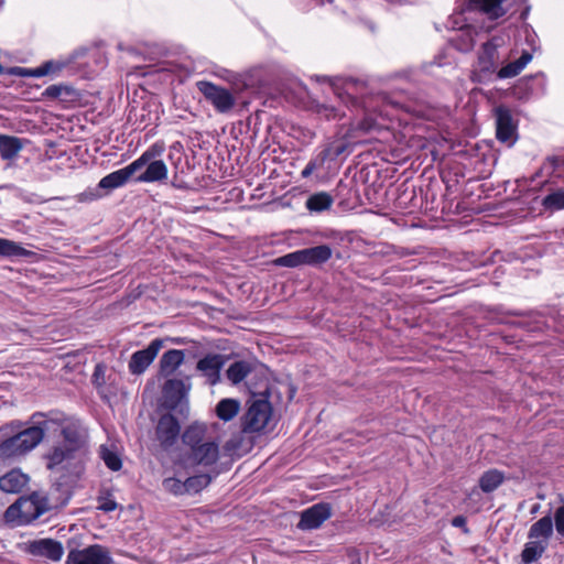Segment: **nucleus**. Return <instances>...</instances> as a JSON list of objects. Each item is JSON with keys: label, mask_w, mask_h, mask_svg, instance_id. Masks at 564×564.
<instances>
[{"label": "nucleus", "mask_w": 564, "mask_h": 564, "mask_svg": "<svg viewBox=\"0 0 564 564\" xmlns=\"http://www.w3.org/2000/svg\"><path fill=\"white\" fill-rule=\"evenodd\" d=\"M182 441L187 448L186 459L189 464L209 467L218 462L220 456L219 443L207 436L205 424H191L184 431Z\"/></svg>", "instance_id": "f257e3e1"}, {"label": "nucleus", "mask_w": 564, "mask_h": 564, "mask_svg": "<svg viewBox=\"0 0 564 564\" xmlns=\"http://www.w3.org/2000/svg\"><path fill=\"white\" fill-rule=\"evenodd\" d=\"M165 151L163 142L150 145L137 160L131 162L137 183H164L169 176L167 165L160 158Z\"/></svg>", "instance_id": "f03ea898"}, {"label": "nucleus", "mask_w": 564, "mask_h": 564, "mask_svg": "<svg viewBox=\"0 0 564 564\" xmlns=\"http://www.w3.org/2000/svg\"><path fill=\"white\" fill-rule=\"evenodd\" d=\"M33 447H35V426H30L0 443V460L23 456Z\"/></svg>", "instance_id": "7ed1b4c3"}, {"label": "nucleus", "mask_w": 564, "mask_h": 564, "mask_svg": "<svg viewBox=\"0 0 564 564\" xmlns=\"http://www.w3.org/2000/svg\"><path fill=\"white\" fill-rule=\"evenodd\" d=\"M272 414V406L268 400L258 399L250 402L246 413L241 417V430L245 433H258L262 431Z\"/></svg>", "instance_id": "20e7f679"}, {"label": "nucleus", "mask_w": 564, "mask_h": 564, "mask_svg": "<svg viewBox=\"0 0 564 564\" xmlns=\"http://www.w3.org/2000/svg\"><path fill=\"white\" fill-rule=\"evenodd\" d=\"M4 519L13 525H25L35 519V492L20 497L4 512Z\"/></svg>", "instance_id": "39448f33"}, {"label": "nucleus", "mask_w": 564, "mask_h": 564, "mask_svg": "<svg viewBox=\"0 0 564 564\" xmlns=\"http://www.w3.org/2000/svg\"><path fill=\"white\" fill-rule=\"evenodd\" d=\"M196 86L218 112L226 113L234 108L236 100L228 89L206 80L197 82Z\"/></svg>", "instance_id": "423d86ee"}, {"label": "nucleus", "mask_w": 564, "mask_h": 564, "mask_svg": "<svg viewBox=\"0 0 564 564\" xmlns=\"http://www.w3.org/2000/svg\"><path fill=\"white\" fill-rule=\"evenodd\" d=\"M180 433L181 425L174 415L166 413L160 416L155 426V438L164 451H169L176 444Z\"/></svg>", "instance_id": "0eeeda50"}, {"label": "nucleus", "mask_w": 564, "mask_h": 564, "mask_svg": "<svg viewBox=\"0 0 564 564\" xmlns=\"http://www.w3.org/2000/svg\"><path fill=\"white\" fill-rule=\"evenodd\" d=\"M66 419L61 412L37 413V445L61 436Z\"/></svg>", "instance_id": "6e6552de"}, {"label": "nucleus", "mask_w": 564, "mask_h": 564, "mask_svg": "<svg viewBox=\"0 0 564 564\" xmlns=\"http://www.w3.org/2000/svg\"><path fill=\"white\" fill-rule=\"evenodd\" d=\"M109 551L99 544L89 545L83 550H72L66 564H111Z\"/></svg>", "instance_id": "1a4fd4ad"}, {"label": "nucleus", "mask_w": 564, "mask_h": 564, "mask_svg": "<svg viewBox=\"0 0 564 564\" xmlns=\"http://www.w3.org/2000/svg\"><path fill=\"white\" fill-rule=\"evenodd\" d=\"M64 438V446L70 448L82 458L87 453V435L86 431L77 423L65 421L61 434Z\"/></svg>", "instance_id": "9d476101"}, {"label": "nucleus", "mask_w": 564, "mask_h": 564, "mask_svg": "<svg viewBox=\"0 0 564 564\" xmlns=\"http://www.w3.org/2000/svg\"><path fill=\"white\" fill-rule=\"evenodd\" d=\"M162 347L163 340L156 338L145 349L135 351L129 362L130 372L133 375L142 373L152 364Z\"/></svg>", "instance_id": "9b49d317"}, {"label": "nucleus", "mask_w": 564, "mask_h": 564, "mask_svg": "<svg viewBox=\"0 0 564 564\" xmlns=\"http://www.w3.org/2000/svg\"><path fill=\"white\" fill-rule=\"evenodd\" d=\"M332 509L328 503H316L301 513V520L297 528L301 530H314L319 528L323 522L329 519Z\"/></svg>", "instance_id": "f8f14e48"}, {"label": "nucleus", "mask_w": 564, "mask_h": 564, "mask_svg": "<svg viewBox=\"0 0 564 564\" xmlns=\"http://www.w3.org/2000/svg\"><path fill=\"white\" fill-rule=\"evenodd\" d=\"M225 365V357L220 354H209L202 358L196 368L207 378L210 386H215L220 380V370Z\"/></svg>", "instance_id": "ddd939ff"}, {"label": "nucleus", "mask_w": 564, "mask_h": 564, "mask_svg": "<svg viewBox=\"0 0 564 564\" xmlns=\"http://www.w3.org/2000/svg\"><path fill=\"white\" fill-rule=\"evenodd\" d=\"M496 115V135L501 142L512 141L516 133V126L509 109L498 107L495 109Z\"/></svg>", "instance_id": "4468645a"}, {"label": "nucleus", "mask_w": 564, "mask_h": 564, "mask_svg": "<svg viewBox=\"0 0 564 564\" xmlns=\"http://www.w3.org/2000/svg\"><path fill=\"white\" fill-rule=\"evenodd\" d=\"M43 459L46 463V468L54 470L64 467L73 459H82V457L64 445H56L43 455Z\"/></svg>", "instance_id": "2eb2a0df"}, {"label": "nucleus", "mask_w": 564, "mask_h": 564, "mask_svg": "<svg viewBox=\"0 0 564 564\" xmlns=\"http://www.w3.org/2000/svg\"><path fill=\"white\" fill-rule=\"evenodd\" d=\"M186 392L187 390L185 383L182 380H167L163 387L164 405L170 410L176 409L181 401L185 398Z\"/></svg>", "instance_id": "dca6fc26"}, {"label": "nucleus", "mask_w": 564, "mask_h": 564, "mask_svg": "<svg viewBox=\"0 0 564 564\" xmlns=\"http://www.w3.org/2000/svg\"><path fill=\"white\" fill-rule=\"evenodd\" d=\"M135 167H131V164H129L123 169L111 172L99 181L98 187L108 193L123 186L133 176V169Z\"/></svg>", "instance_id": "f3484780"}, {"label": "nucleus", "mask_w": 564, "mask_h": 564, "mask_svg": "<svg viewBox=\"0 0 564 564\" xmlns=\"http://www.w3.org/2000/svg\"><path fill=\"white\" fill-rule=\"evenodd\" d=\"M498 46L499 43L497 39H492L482 45V50L478 58V64L481 72L490 73L495 70L498 62Z\"/></svg>", "instance_id": "a211bd4d"}, {"label": "nucleus", "mask_w": 564, "mask_h": 564, "mask_svg": "<svg viewBox=\"0 0 564 564\" xmlns=\"http://www.w3.org/2000/svg\"><path fill=\"white\" fill-rule=\"evenodd\" d=\"M29 481V477L20 470L13 469L0 477V489L8 494L21 491Z\"/></svg>", "instance_id": "6ab92c4d"}, {"label": "nucleus", "mask_w": 564, "mask_h": 564, "mask_svg": "<svg viewBox=\"0 0 564 564\" xmlns=\"http://www.w3.org/2000/svg\"><path fill=\"white\" fill-rule=\"evenodd\" d=\"M64 553L63 545L52 539L37 540V556L46 557L53 562L62 558Z\"/></svg>", "instance_id": "aec40b11"}, {"label": "nucleus", "mask_w": 564, "mask_h": 564, "mask_svg": "<svg viewBox=\"0 0 564 564\" xmlns=\"http://www.w3.org/2000/svg\"><path fill=\"white\" fill-rule=\"evenodd\" d=\"M184 352L178 349H171L163 354L160 360L161 372L163 376H171L184 361Z\"/></svg>", "instance_id": "412c9836"}, {"label": "nucleus", "mask_w": 564, "mask_h": 564, "mask_svg": "<svg viewBox=\"0 0 564 564\" xmlns=\"http://www.w3.org/2000/svg\"><path fill=\"white\" fill-rule=\"evenodd\" d=\"M305 264L316 265L328 261L332 257V249L326 245L301 249Z\"/></svg>", "instance_id": "4be33fe9"}, {"label": "nucleus", "mask_w": 564, "mask_h": 564, "mask_svg": "<svg viewBox=\"0 0 564 564\" xmlns=\"http://www.w3.org/2000/svg\"><path fill=\"white\" fill-rule=\"evenodd\" d=\"M553 534V521L551 516H545L539 521L533 523L529 530L528 538L530 540L542 539V542H546Z\"/></svg>", "instance_id": "5701e85b"}, {"label": "nucleus", "mask_w": 564, "mask_h": 564, "mask_svg": "<svg viewBox=\"0 0 564 564\" xmlns=\"http://www.w3.org/2000/svg\"><path fill=\"white\" fill-rule=\"evenodd\" d=\"M240 411V402L237 399H221L215 409L216 415L224 422L231 421Z\"/></svg>", "instance_id": "b1692460"}, {"label": "nucleus", "mask_w": 564, "mask_h": 564, "mask_svg": "<svg viewBox=\"0 0 564 564\" xmlns=\"http://www.w3.org/2000/svg\"><path fill=\"white\" fill-rule=\"evenodd\" d=\"M20 138L0 134V155L3 160H12L22 150Z\"/></svg>", "instance_id": "393cba45"}, {"label": "nucleus", "mask_w": 564, "mask_h": 564, "mask_svg": "<svg viewBox=\"0 0 564 564\" xmlns=\"http://www.w3.org/2000/svg\"><path fill=\"white\" fill-rule=\"evenodd\" d=\"M42 96L50 99H57L59 101H69L76 98L78 94L72 86L59 84L47 87L43 91Z\"/></svg>", "instance_id": "a878e982"}, {"label": "nucleus", "mask_w": 564, "mask_h": 564, "mask_svg": "<svg viewBox=\"0 0 564 564\" xmlns=\"http://www.w3.org/2000/svg\"><path fill=\"white\" fill-rule=\"evenodd\" d=\"M471 3L490 19H498L506 13L502 8L505 0H470Z\"/></svg>", "instance_id": "bb28decb"}, {"label": "nucleus", "mask_w": 564, "mask_h": 564, "mask_svg": "<svg viewBox=\"0 0 564 564\" xmlns=\"http://www.w3.org/2000/svg\"><path fill=\"white\" fill-rule=\"evenodd\" d=\"M252 371V366L250 362L245 360L235 361L227 369V378L234 383H240L250 372Z\"/></svg>", "instance_id": "cd10ccee"}, {"label": "nucleus", "mask_w": 564, "mask_h": 564, "mask_svg": "<svg viewBox=\"0 0 564 564\" xmlns=\"http://www.w3.org/2000/svg\"><path fill=\"white\" fill-rule=\"evenodd\" d=\"M333 203H334V199L328 193L321 192V193L311 195L307 198L305 205L308 210L321 213V212L329 209L332 207Z\"/></svg>", "instance_id": "c85d7f7f"}, {"label": "nucleus", "mask_w": 564, "mask_h": 564, "mask_svg": "<svg viewBox=\"0 0 564 564\" xmlns=\"http://www.w3.org/2000/svg\"><path fill=\"white\" fill-rule=\"evenodd\" d=\"M505 476L497 469L485 471L479 478V487L484 492H491L496 490L502 482Z\"/></svg>", "instance_id": "c756f323"}, {"label": "nucleus", "mask_w": 564, "mask_h": 564, "mask_svg": "<svg viewBox=\"0 0 564 564\" xmlns=\"http://www.w3.org/2000/svg\"><path fill=\"white\" fill-rule=\"evenodd\" d=\"M546 546H547L546 542H542V541H538V540H532V541L528 542L524 545V549L521 554L522 562L524 564H530L532 562H535L538 558H540L542 556V554L546 550Z\"/></svg>", "instance_id": "7c9ffc66"}, {"label": "nucleus", "mask_w": 564, "mask_h": 564, "mask_svg": "<svg viewBox=\"0 0 564 564\" xmlns=\"http://www.w3.org/2000/svg\"><path fill=\"white\" fill-rule=\"evenodd\" d=\"M68 66V62L63 59H52L44 62L37 67V78L43 76L55 77L59 75L64 68Z\"/></svg>", "instance_id": "2f4dec72"}, {"label": "nucleus", "mask_w": 564, "mask_h": 564, "mask_svg": "<svg viewBox=\"0 0 564 564\" xmlns=\"http://www.w3.org/2000/svg\"><path fill=\"white\" fill-rule=\"evenodd\" d=\"M212 481V477L207 474H200L188 477L185 480L186 494H196L207 487Z\"/></svg>", "instance_id": "473e14b6"}, {"label": "nucleus", "mask_w": 564, "mask_h": 564, "mask_svg": "<svg viewBox=\"0 0 564 564\" xmlns=\"http://www.w3.org/2000/svg\"><path fill=\"white\" fill-rule=\"evenodd\" d=\"M101 459L105 462L108 468L111 470H119L121 468V459L119 455L108 448L106 445L100 446L99 451Z\"/></svg>", "instance_id": "72a5a7b5"}, {"label": "nucleus", "mask_w": 564, "mask_h": 564, "mask_svg": "<svg viewBox=\"0 0 564 564\" xmlns=\"http://www.w3.org/2000/svg\"><path fill=\"white\" fill-rule=\"evenodd\" d=\"M280 267L295 268L305 264L302 250H297L275 259Z\"/></svg>", "instance_id": "f704fd0d"}, {"label": "nucleus", "mask_w": 564, "mask_h": 564, "mask_svg": "<svg viewBox=\"0 0 564 564\" xmlns=\"http://www.w3.org/2000/svg\"><path fill=\"white\" fill-rule=\"evenodd\" d=\"M542 205L549 210H560L564 208V191L560 189L546 195Z\"/></svg>", "instance_id": "c9c22d12"}, {"label": "nucleus", "mask_w": 564, "mask_h": 564, "mask_svg": "<svg viewBox=\"0 0 564 564\" xmlns=\"http://www.w3.org/2000/svg\"><path fill=\"white\" fill-rule=\"evenodd\" d=\"M162 486L165 491L173 494L175 496L185 495L186 494V486L185 481H182L178 478L175 477H167L162 481Z\"/></svg>", "instance_id": "e433bc0d"}, {"label": "nucleus", "mask_w": 564, "mask_h": 564, "mask_svg": "<svg viewBox=\"0 0 564 564\" xmlns=\"http://www.w3.org/2000/svg\"><path fill=\"white\" fill-rule=\"evenodd\" d=\"M23 251V248L15 245L14 242L0 238V256H19Z\"/></svg>", "instance_id": "4c0bfd02"}, {"label": "nucleus", "mask_w": 564, "mask_h": 564, "mask_svg": "<svg viewBox=\"0 0 564 564\" xmlns=\"http://www.w3.org/2000/svg\"><path fill=\"white\" fill-rule=\"evenodd\" d=\"M101 189L97 186L96 188H87L83 193L76 195V202L78 203H90L97 200L104 196Z\"/></svg>", "instance_id": "58836bf2"}, {"label": "nucleus", "mask_w": 564, "mask_h": 564, "mask_svg": "<svg viewBox=\"0 0 564 564\" xmlns=\"http://www.w3.org/2000/svg\"><path fill=\"white\" fill-rule=\"evenodd\" d=\"M98 502V509L105 512H111L118 508V503L110 494L99 496Z\"/></svg>", "instance_id": "ea45409f"}, {"label": "nucleus", "mask_w": 564, "mask_h": 564, "mask_svg": "<svg viewBox=\"0 0 564 564\" xmlns=\"http://www.w3.org/2000/svg\"><path fill=\"white\" fill-rule=\"evenodd\" d=\"M522 68L518 65V63L514 61L512 63H509L508 65L501 67L498 72L499 78H511L517 76Z\"/></svg>", "instance_id": "a19ab883"}, {"label": "nucleus", "mask_w": 564, "mask_h": 564, "mask_svg": "<svg viewBox=\"0 0 564 564\" xmlns=\"http://www.w3.org/2000/svg\"><path fill=\"white\" fill-rule=\"evenodd\" d=\"M327 156H328V152L324 151L323 158L319 160V162H317L316 160L310 161L301 173L302 177L307 178L308 176H311L315 170H317L318 167H321L323 165V163Z\"/></svg>", "instance_id": "79ce46f5"}, {"label": "nucleus", "mask_w": 564, "mask_h": 564, "mask_svg": "<svg viewBox=\"0 0 564 564\" xmlns=\"http://www.w3.org/2000/svg\"><path fill=\"white\" fill-rule=\"evenodd\" d=\"M105 375H106V367L102 365H97L95 367L94 373H93V382L97 387H101L105 384Z\"/></svg>", "instance_id": "37998d69"}, {"label": "nucleus", "mask_w": 564, "mask_h": 564, "mask_svg": "<svg viewBox=\"0 0 564 564\" xmlns=\"http://www.w3.org/2000/svg\"><path fill=\"white\" fill-rule=\"evenodd\" d=\"M54 508L55 506L50 502L47 497H37V518Z\"/></svg>", "instance_id": "c03bdc74"}, {"label": "nucleus", "mask_w": 564, "mask_h": 564, "mask_svg": "<svg viewBox=\"0 0 564 564\" xmlns=\"http://www.w3.org/2000/svg\"><path fill=\"white\" fill-rule=\"evenodd\" d=\"M554 520L557 533L564 536V506L557 508Z\"/></svg>", "instance_id": "a18cd8bd"}, {"label": "nucleus", "mask_w": 564, "mask_h": 564, "mask_svg": "<svg viewBox=\"0 0 564 564\" xmlns=\"http://www.w3.org/2000/svg\"><path fill=\"white\" fill-rule=\"evenodd\" d=\"M452 525L456 528L463 529L465 534L469 533V529L467 528V521L464 516H456L452 519Z\"/></svg>", "instance_id": "49530a36"}, {"label": "nucleus", "mask_w": 564, "mask_h": 564, "mask_svg": "<svg viewBox=\"0 0 564 564\" xmlns=\"http://www.w3.org/2000/svg\"><path fill=\"white\" fill-rule=\"evenodd\" d=\"M10 73L11 74H15V75L35 76V69H33V68L25 69V68H21V67H14V68L11 69Z\"/></svg>", "instance_id": "de8ad7c7"}, {"label": "nucleus", "mask_w": 564, "mask_h": 564, "mask_svg": "<svg viewBox=\"0 0 564 564\" xmlns=\"http://www.w3.org/2000/svg\"><path fill=\"white\" fill-rule=\"evenodd\" d=\"M531 59L532 55L530 53L524 52L516 62L523 69Z\"/></svg>", "instance_id": "09e8293b"}, {"label": "nucleus", "mask_w": 564, "mask_h": 564, "mask_svg": "<svg viewBox=\"0 0 564 564\" xmlns=\"http://www.w3.org/2000/svg\"><path fill=\"white\" fill-rule=\"evenodd\" d=\"M360 83L358 80H355V79H349L346 82L345 84V87L347 89V91H350L352 89V87L359 85Z\"/></svg>", "instance_id": "8fccbe9b"}, {"label": "nucleus", "mask_w": 564, "mask_h": 564, "mask_svg": "<svg viewBox=\"0 0 564 564\" xmlns=\"http://www.w3.org/2000/svg\"><path fill=\"white\" fill-rule=\"evenodd\" d=\"M29 551L32 554H35L36 547H35V541L29 543Z\"/></svg>", "instance_id": "3c124183"}, {"label": "nucleus", "mask_w": 564, "mask_h": 564, "mask_svg": "<svg viewBox=\"0 0 564 564\" xmlns=\"http://www.w3.org/2000/svg\"><path fill=\"white\" fill-rule=\"evenodd\" d=\"M551 162H552V164L554 165V167H557V166H558V162H560L558 160H556V159H552V161H551Z\"/></svg>", "instance_id": "603ef678"}, {"label": "nucleus", "mask_w": 564, "mask_h": 564, "mask_svg": "<svg viewBox=\"0 0 564 564\" xmlns=\"http://www.w3.org/2000/svg\"><path fill=\"white\" fill-rule=\"evenodd\" d=\"M343 152V149H337L336 154L339 155Z\"/></svg>", "instance_id": "864d4df0"}, {"label": "nucleus", "mask_w": 564, "mask_h": 564, "mask_svg": "<svg viewBox=\"0 0 564 564\" xmlns=\"http://www.w3.org/2000/svg\"><path fill=\"white\" fill-rule=\"evenodd\" d=\"M539 506L533 507L532 512L538 511Z\"/></svg>", "instance_id": "5fc2aeb1"}, {"label": "nucleus", "mask_w": 564, "mask_h": 564, "mask_svg": "<svg viewBox=\"0 0 564 564\" xmlns=\"http://www.w3.org/2000/svg\"><path fill=\"white\" fill-rule=\"evenodd\" d=\"M3 72V66L2 64L0 63V74Z\"/></svg>", "instance_id": "6e6d98bb"}, {"label": "nucleus", "mask_w": 564, "mask_h": 564, "mask_svg": "<svg viewBox=\"0 0 564 564\" xmlns=\"http://www.w3.org/2000/svg\"><path fill=\"white\" fill-rule=\"evenodd\" d=\"M562 164L564 165V160L562 161Z\"/></svg>", "instance_id": "4d7b16f0"}]
</instances>
